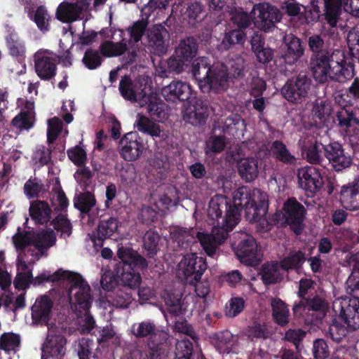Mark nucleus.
<instances>
[{"label":"nucleus","mask_w":359,"mask_h":359,"mask_svg":"<svg viewBox=\"0 0 359 359\" xmlns=\"http://www.w3.org/2000/svg\"><path fill=\"white\" fill-rule=\"evenodd\" d=\"M313 111L315 116L325 121L331 115L332 107L330 102L320 100L316 103Z\"/></svg>","instance_id":"6e6d98bb"},{"label":"nucleus","mask_w":359,"mask_h":359,"mask_svg":"<svg viewBox=\"0 0 359 359\" xmlns=\"http://www.w3.org/2000/svg\"><path fill=\"white\" fill-rule=\"evenodd\" d=\"M325 147L318 142L312 144L309 147L304 149L303 153L305 154L306 158L311 163H316L320 161V152Z\"/></svg>","instance_id":"e2e57ef3"},{"label":"nucleus","mask_w":359,"mask_h":359,"mask_svg":"<svg viewBox=\"0 0 359 359\" xmlns=\"http://www.w3.org/2000/svg\"><path fill=\"white\" fill-rule=\"evenodd\" d=\"M151 80L148 76H140L133 79L124 76L119 83V91L125 100L137 102L144 107V99L151 92Z\"/></svg>","instance_id":"9d476101"},{"label":"nucleus","mask_w":359,"mask_h":359,"mask_svg":"<svg viewBox=\"0 0 359 359\" xmlns=\"http://www.w3.org/2000/svg\"><path fill=\"white\" fill-rule=\"evenodd\" d=\"M244 300L241 297H233L226 305V315L229 317H235L244 309Z\"/></svg>","instance_id":"052dcab7"},{"label":"nucleus","mask_w":359,"mask_h":359,"mask_svg":"<svg viewBox=\"0 0 359 359\" xmlns=\"http://www.w3.org/2000/svg\"><path fill=\"white\" fill-rule=\"evenodd\" d=\"M208 116V108L201 100H196L194 104H189L183 112V118L193 126L202 124Z\"/></svg>","instance_id":"cd10ccee"},{"label":"nucleus","mask_w":359,"mask_h":359,"mask_svg":"<svg viewBox=\"0 0 359 359\" xmlns=\"http://www.w3.org/2000/svg\"><path fill=\"white\" fill-rule=\"evenodd\" d=\"M160 237L154 231H148L143 238V246L149 256L155 255L157 252L158 244Z\"/></svg>","instance_id":"09e8293b"},{"label":"nucleus","mask_w":359,"mask_h":359,"mask_svg":"<svg viewBox=\"0 0 359 359\" xmlns=\"http://www.w3.org/2000/svg\"><path fill=\"white\" fill-rule=\"evenodd\" d=\"M310 69L314 80L319 83L329 79L344 82L354 76L353 59L340 50H335L330 55L318 54L312 57Z\"/></svg>","instance_id":"7ed1b4c3"},{"label":"nucleus","mask_w":359,"mask_h":359,"mask_svg":"<svg viewBox=\"0 0 359 359\" xmlns=\"http://www.w3.org/2000/svg\"><path fill=\"white\" fill-rule=\"evenodd\" d=\"M176 350L178 359H191L193 351L192 343L188 339L178 341Z\"/></svg>","instance_id":"bf43d9fd"},{"label":"nucleus","mask_w":359,"mask_h":359,"mask_svg":"<svg viewBox=\"0 0 359 359\" xmlns=\"http://www.w3.org/2000/svg\"><path fill=\"white\" fill-rule=\"evenodd\" d=\"M192 74L203 93L218 92L227 86V69L222 65H210L205 57L197 58L193 63Z\"/></svg>","instance_id":"6e6552de"},{"label":"nucleus","mask_w":359,"mask_h":359,"mask_svg":"<svg viewBox=\"0 0 359 359\" xmlns=\"http://www.w3.org/2000/svg\"><path fill=\"white\" fill-rule=\"evenodd\" d=\"M45 280L66 281L70 285L68 296L72 309L75 313L89 310L92 304L90 287L80 274L59 269L53 275L41 273L34 278V283L40 284Z\"/></svg>","instance_id":"20e7f679"},{"label":"nucleus","mask_w":359,"mask_h":359,"mask_svg":"<svg viewBox=\"0 0 359 359\" xmlns=\"http://www.w3.org/2000/svg\"><path fill=\"white\" fill-rule=\"evenodd\" d=\"M6 42L11 55L17 57H23L25 55V44L22 41H20L15 36L8 38L6 39Z\"/></svg>","instance_id":"4d7b16f0"},{"label":"nucleus","mask_w":359,"mask_h":359,"mask_svg":"<svg viewBox=\"0 0 359 359\" xmlns=\"http://www.w3.org/2000/svg\"><path fill=\"white\" fill-rule=\"evenodd\" d=\"M69 158L77 166L86 164L87 154L86 150L81 146H75L67 151Z\"/></svg>","instance_id":"5fc2aeb1"},{"label":"nucleus","mask_w":359,"mask_h":359,"mask_svg":"<svg viewBox=\"0 0 359 359\" xmlns=\"http://www.w3.org/2000/svg\"><path fill=\"white\" fill-rule=\"evenodd\" d=\"M237 166L241 177L246 182H251L258 176L259 160L255 158H241Z\"/></svg>","instance_id":"473e14b6"},{"label":"nucleus","mask_w":359,"mask_h":359,"mask_svg":"<svg viewBox=\"0 0 359 359\" xmlns=\"http://www.w3.org/2000/svg\"><path fill=\"white\" fill-rule=\"evenodd\" d=\"M304 261V255L301 251H293L285 257L280 264L283 271H287L299 269Z\"/></svg>","instance_id":"37998d69"},{"label":"nucleus","mask_w":359,"mask_h":359,"mask_svg":"<svg viewBox=\"0 0 359 359\" xmlns=\"http://www.w3.org/2000/svg\"><path fill=\"white\" fill-rule=\"evenodd\" d=\"M283 210L284 213L281 221L277 219V217L280 216V214L276 215L275 220L268 218V219L271 222V224L269 226L275 224L276 222L280 224L287 223L293 228L296 233H299L302 231L301 224L305 212L304 206L296 200L290 198L285 202ZM269 229V227H268L266 231Z\"/></svg>","instance_id":"f3484780"},{"label":"nucleus","mask_w":359,"mask_h":359,"mask_svg":"<svg viewBox=\"0 0 359 359\" xmlns=\"http://www.w3.org/2000/svg\"><path fill=\"white\" fill-rule=\"evenodd\" d=\"M34 20L40 30L42 32L48 30L50 16L44 7L40 6L36 9Z\"/></svg>","instance_id":"603ef678"},{"label":"nucleus","mask_w":359,"mask_h":359,"mask_svg":"<svg viewBox=\"0 0 359 359\" xmlns=\"http://www.w3.org/2000/svg\"><path fill=\"white\" fill-rule=\"evenodd\" d=\"M341 100L342 96L341 95H337L335 97L336 102H338L339 105L342 106V108L337 111L336 116L339 126L345 130L351 127H354V129L359 128V118L356 117L355 111L346 109L348 104Z\"/></svg>","instance_id":"7c9ffc66"},{"label":"nucleus","mask_w":359,"mask_h":359,"mask_svg":"<svg viewBox=\"0 0 359 359\" xmlns=\"http://www.w3.org/2000/svg\"><path fill=\"white\" fill-rule=\"evenodd\" d=\"M340 201L346 209L355 210L359 208V180L342 187Z\"/></svg>","instance_id":"2f4dec72"},{"label":"nucleus","mask_w":359,"mask_h":359,"mask_svg":"<svg viewBox=\"0 0 359 359\" xmlns=\"http://www.w3.org/2000/svg\"><path fill=\"white\" fill-rule=\"evenodd\" d=\"M303 309L304 311H311L313 313L316 312V320H321L325 316L327 310V304L320 297H316L310 300H307L306 304L301 302L298 304H295L293 311L295 313Z\"/></svg>","instance_id":"72a5a7b5"},{"label":"nucleus","mask_w":359,"mask_h":359,"mask_svg":"<svg viewBox=\"0 0 359 359\" xmlns=\"http://www.w3.org/2000/svg\"><path fill=\"white\" fill-rule=\"evenodd\" d=\"M18 105L24 106V108H22L20 113L13 119V126L20 130H28L33 126L34 122V102L20 99Z\"/></svg>","instance_id":"c85d7f7f"},{"label":"nucleus","mask_w":359,"mask_h":359,"mask_svg":"<svg viewBox=\"0 0 359 359\" xmlns=\"http://www.w3.org/2000/svg\"><path fill=\"white\" fill-rule=\"evenodd\" d=\"M126 44L123 41L114 43L107 41L100 46V51L102 54L109 57L121 55L126 50Z\"/></svg>","instance_id":"c03bdc74"},{"label":"nucleus","mask_w":359,"mask_h":359,"mask_svg":"<svg viewBox=\"0 0 359 359\" xmlns=\"http://www.w3.org/2000/svg\"><path fill=\"white\" fill-rule=\"evenodd\" d=\"M43 190V184L36 178H30L24 185V193L28 198L37 197Z\"/></svg>","instance_id":"3c124183"},{"label":"nucleus","mask_w":359,"mask_h":359,"mask_svg":"<svg viewBox=\"0 0 359 359\" xmlns=\"http://www.w3.org/2000/svg\"><path fill=\"white\" fill-rule=\"evenodd\" d=\"M20 344V338L14 334H4L0 339V348L6 352H15Z\"/></svg>","instance_id":"8fccbe9b"},{"label":"nucleus","mask_w":359,"mask_h":359,"mask_svg":"<svg viewBox=\"0 0 359 359\" xmlns=\"http://www.w3.org/2000/svg\"><path fill=\"white\" fill-rule=\"evenodd\" d=\"M348 262L350 266H353V271L346 280V291L353 299L348 297L347 299L351 301L356 300L359 302V252L350 255L348 258ZM344 298H346V297Z\"/></svg>","instance_id":"c756f323"},{"label":"nucleus","mask_w":359,"mask_h":359,"mask_svg":"<svg viewBox=\"0 0 359 359\" xmlns=\"http://www.w3.org/2000/svg\"><path fill=\"white\" fill-rule=\"evenodd\" d=\"M79 316V326L83 333L89 332L95 326V321L89 314L88 310L77 313Z\"/></svg>","instance_id":"69168bd1"},{"label":"nucleus","mask_w":359,"mask_h":359,"mask_svg":"<svg viewBox=\"0 0 359 359\" xmlns=\"http://www.w3.org/2000/svg\"><path fill=\"white\" fill-rule=\"evenodd\" d=\"M95 204V198L89 191L78 194L74 198V207L82 212H88Z\"/></svg>","instance_id":"a19ab883"},{"label":"nucleus","mask_w":359,"mask_h":359,"mask_svg":"<svg viewBox=\"0 0 359 359\" xmlns=\"http://www.w3.org/2000/svg\"><path fill=\"white\" fill-rule=\"evenodd\" d=\"M91 0H76L74 3L62 2L56 11L57 18L63 22H70L80 19L88 10Z\"/></svg>","instance_id":"5701e85b"},{"label":"nucleus","mask_w":359,"mask_h":359,"mask_svg":"<svg viewBox=\"0 0 359 359\" xmlns=\"http://www.w3.org/2000/svg\"><path fill=\"white\" fill-rule=\"evenodd\" d=\"M66 339L59 334L58 328L48 326L47 337L41 346V359H60L66 351Z\"/></svg>","instance_id":"ddd939ff"},{"label":"nucleus","mask_w":359,"mask_h":359,"mask_svg":"<svg viewBox=\"0 0 359 359\" xmlns=\"http://www.w3.org/2000/svg\"><path fill=\"white\" fill-rule=\"evenodd\" d=\"M147 147L143 139L137 132L126 133L120 140L119 153L126 161L139 159L146 151Z\"/></svg>","instance_id":"4468645a"},{"label":"nucleus","mask_w":359,"mask_h":359,"mask_svg":"<svg viewBox=\"0 0 359 359\" xmlns=\"http://www.w3.org/2000/svg\"><path fill=\"white\" fill-rule=\"evenodd\" d=\"M195 91L190 83L181 80H173L161 89V95L169 102L186 101L195 97Z\"/></svg>","instance_id":"4be33fe9"},{"label":"nucleus","mask_w":359,"mask_h":359,"mask_svg":"<svg viewBox=\"0 0 359 359\" xmlns=\"http://www.w3.org/2000/svg\"><path fill=\"white\" fill-rule=\"evenodd\" d=\"M207 269L205 259L196 253L186 254L179 262L177 275L190 284L198 281Z\"/></svg>","instance_id":"9b49d317"},{"label":"nucleus","mask_w":359,"mask_h":359,"mask_svg":"<svg viewBox=\"0 0 359 359\" xmlns=\"http://www.w3.org/2000/svg\"><path fill=\"white\" fill-rule=\"evenodd\" d=\"M197 52V45L193 38H187L180 41L175 50V57L168 60L169 72L180 73L184 70V62L195 57Z\"/></svg>","instance_id":"dca6fc26"},{"label":"nucleus","mask_w":359,"mask_h":359,"mask_svg":"<svg viewBox=\"0 0 359 359\" xmlns=\"http://www.w3.org/2000/svg\"><path fill=\"white\" fill-rule=\"evenodd\" d=\"M25 292L14 296L13 294H5L3 296L4 306L11 311H15L25 306Z\"/></svg>","instance_id":"de8ad7c7"},{"label":"nucleus","mask_w":359,"mask_h":359,"mask_svg":"<svg viewBox=\"0 0 359 359\" xmlns=\"http://www.w3.org/2000/svg\"><path fill=\"white\" fill-rule=\"evenodd\" d=\"M83 62L87 68L94 69L100 66L102 60L97 51L88 49L84 54Z\"/></svg>","instance_id":"680f3d73"},{"label":"nucleus","mask_w":359,"mask_h":359,"mask_svg":"<svg viewBox=\"0 0 359 359\" xmlns=\"http://www.w3.org/2000/svg\"><path fill=\"white\" fill-rule=\"evenodd\" d=\"M29 215L36 223H46L50 218L51 209L48 204L43 201H35L30 203Z\"/></svg>","instance_id":"c9c22d12"},{"label":"nucleus","mask_w":359,"mask_h":359,"mask_svg":"<svg viewBox=\"0 0 359 359\" xmlns=\"http://www.w3.org/2000/svg\"><path fill=\"white\" fill-rule=\"evenodd\" d=\"M285 42L287 47L285 53V61L290 64L297 62L303 55L304 51L300 40L290 34L285 37Z\"/></svg>","instance_id":"f704fd0d"},{"label":"nucleus","mask_w":359,"mask_h":359,"mask_svg":"<svg viewBox=\"0 0 359 359\" xmlns=\"http://www.w3.org/2000/svg\"><path fill=\"white\" fill-rule=\"evenodd\" d=\"M325 18L332 27L337 25L341 6L347 13L359 17V0H325Z\"/></svg>","instance_id":"a211bd4d"},{"label":"nucleus","mask_w":359,"mask_h":359,"mask_svg":"<svg viewBox=\"0 0 359 359\" xmlns=\"http://www.w3.org/2000/svg\"><path fill=\"white\" fill-rule=\"evenodd\" d=\"M36 74L43 80L52 79L56 73L57 55L48 49H39L34 55Z\"/></svg>","instance_id":"aec40b11"},{"label":"nucleus","mask_w":359,"mask_h":359,"mask_svg":"<svg viewBox=\"0 0 359 359\" xmlns=\"http://www.w3.org/2000/svg\"><path fill=\"white\" fill-rule=\"evenodd\" d=\"M245 34L243 29H233L225 34L218 48L221 50H228L235 44L243 43L245 41Z\"/></svg>","instance_id":"ea45409f"},{"label":"nucleus","mask_w":359,"mask_h":359,"mask_svg":"<svg viewBox=\"0 0 359 359\" xmlns=\"http://www.w3.org/2000/svg\"><path fill=\"white\" fill-rule=\"evenodd\" d=\"M118 256L122 261L121 282L129 288H137L141 283L140 270L147 266L146 260L135 251L123 247L118 248Z\"/></svg>","instance_id":"1a4fd4ad"},{"label":"nucleus","mask_w":359,"mask_h":359,"mask_svg":"<svg viewBox=\"0 0 359 359\" xmlns=\"http://www.w3.org/2000/svg\"><path fill=\"white\" fill-rule=\"evenodd\" d=\"M334 313L333 323L329 327L330 338L339 342L348 332V328H359V306L356 300L347 298H337L332 304Z\"/></svg>","instance_id":"0eeeda50"},{"label":"nucleus","mask_w":359,"mask_h":359,"mask_svg":"<svg viewBox=\"0 0 359 359\" xmlns=\"http://www.w3.org/2000/svg\"><path fill=\"white\" fill-rule=\"evenodd\" d=\"M62 128V121L56 117L48 121L47 138L49 143H52L57 137Z\"/></svg>","instance_id":"0e129e2a"},{"label":"nucleus","mask_w":359,"mask_h":359,"mask_svg":"<svg viewBox=\"0 0 359 359\" xmlns=\"http://www.w3.org/2000/svg\"><path fill=\"white\" fill-rule=\"evenodd\" d=\"M144 107H147L151 118L142 114H137L134 128L139 132L151 136L154 140L158 139L160 141H165L168 137V133L154 121L163 123L168 118L167 107L152 92L144 97Z\"/></svg>","instance_id":"423d86ee"},{"label":"nucleus","mask_w":359,"mask_h":359,"mask_svg":"<svg viewBox=\"0 0 359 359\" xmlns=\"http://www.w3.org/2000/svg\"><path fill=\"white\" fill-rule=\"evenodd\" d=\"M241 206H244L246 219L256 223L261 231H266L271 224L268 219V197L266 194L259 189L250 191L246 187H241L233 192V204L241 215Z\"/></svg>","instance_id":"39448f33"},{"label":"nucleus","mask_w":359,"mask_h":359,"mask_svg":"<svg viewBox=\"0 0 359 359\" xmlns=\"http://www.w3.org/2000/svg\"><path fill=\"white\" fill-rule=\"evenodd\" d=\"M271 152L275 157L280 161L287 163H293L295 161V158L292 156L286 146L280 142H274L271 147Z\"/></svg>","instance_id":"49530a36"},{"label":"nucleus","mask_w":359,"mask_h":359,"mask_svg":"<svg viewBox=\"0 0 359 359\" xmlns=\"http://www.w3.org/2000/svg\"><path fill=\"white\" fill-rule=\"evenodd\" d=\"M255 25L264 32L269 31L274 24L281 20L278 9L269 4H259L254 6L251 12Z\"/></svg>","instance_id":"2eb2a0df"},{"label":"nucleus","mask_w":359,"mask_h":359,"mask_svg":"<svg viewBox=\"0 0 359 359\" xmlns=\"http://www.w3.org/2000/svg\"><path fill=\"white\" fill-rule=\"evenodd\" d=\"M311 86V81L306 75L299 74L285 83L281 89V93L288 102L299 104L308 97Z\"/></svg>","instance_id":"f8f14e48"},{"label":"nucleus","mask_w":359,"mask_h":359,"mask_svg":"<svg viewBox=\"0 0 359 359\" xmlns=\"http://www.w3.org/2000/svg\"><path fill=\"white\" fill-rule=\"evenodd\" d=\"M52 229L21 230L19 227L12 240L18 252V274L14 280L15 288L25 290L32 281L30 266L55 243Z\"/></svg>","instance_id":"f257e3e1"},{"label":"nucleus","mask_w":359,"mask_h":359,"mask_svg":"<svg viewBox=\"0 0 359 359\" xmlns=\"http://www.w3.org/2000/svg\"><path fill=\"white\" fill-rule=\"evenodd\" d=\"M283 8L291 16L304 17V22L310 23L317 20L319 18L320 9L315 0L311 1V5L304 7L297 4L294 0H289L284 4Z\"/></svg>","instance_id":"b1692460"},{"label":"nucleus","mask_w":359,"mask_h":359,"mask_svg":"<svg viewBox=\"0 0 359 359\" xmlns=\"http://www.w3.org/2000/svg\"><path fill=\"white\" fill-rule=\"evenodd\" d=\"M298 183L308 196H313L323 186L321 174L315 167L306 166L298 170Z\"/></svg>","instance_id":"412c9836"},{"label":"nucleus","mask_w":359,"mask_h":359,"mask_svg":"<svg viewBox=\"0 0 359 359\" xmlns=\"http://www.w3.org/2000/svg\"><path fill=\"white\" fill-rule=\"evenodd\" d=\"M272 314L276 323L281 326L288 323L290 312L285 303L280 299L271 301Z\"/></svg>","instance_id":"58836bf2"},{"label":"nucleus","mask_w":359,"mask_h":359,"mask_svg":"<svg viewBox=\"0 0 359 359\" xmlns=\"http://www.w3.org/2000/svg\"><path fill=\"white\" fill-rule=\"evenodd\" d=\"M54 228L61 232V236H69L72 233V226L65 215L58 216L53 221Z\"/></svg>","instance_id":"338daca9"},{"label":"nucleus","mask_w":359,"mask_h":359,"mask_svg":"<svg viewBox=\"0 0 359 359\" xmlns=\"http://www.w3.org/2000/svg\"><path fill=\"white\" fill-rule=\"evenodd\" d=\"M132 333L138 337L150 336L149 346L154 352L158 351V347L163 346L168 339V334L163 330H157L149 321L135 323L131 327Z\"/></svg>","instance_id":"6ab92c4d"},{"label":"nucleus","mask_w":359,"mask_h":359,"mask_svg":"<svg viewBox=\"0 0 359 359\" xmlns=\"http://www.w3.org/2000/svg\"><path fill=\"white\" fill-rule=\"evenodd\" d=\"M53 302L47 295L36 298L32 306V320L34 325L46 324L52 314Z\"/></svg>","instance_id":"a878e982"},{"label":"nucleus","mask_w":359,"mask_h":359,"mask_svg":"<svg viewBox=\"0 0 359 359\" xmlns=\"http://www.w3.org/2000/svg\"><path fill=\"white\" fill-rule=\"evenodd\" d=\"M283 270L280 264L277 262L266 264L262 270L263 280L266 283H274L278 281L283 276Z\"/></svg>","instance_id":"4c0bfd02"},{"label":"nucleus","mask_w":359,"mask_h":359,"mask_svg":"<svg viewBox=\"0 0 359 359\" xmlns=\"http://www.w3.org/2000/svg\"><path fill=\"white\" fill-rule=\"evenodd\" d=\"M208 216L212 222V234L197 232L196 238L206 254L212 256L218 245L239 223L241 215L236 207H231L226 196L217 194L209 202Z\"/></svg>","instance_id":"f03ea898"},{"label":"nucleus","mask_w":359,"mask_h":359,"mask_svg":"<svg viewBox=\"0 0 359 359\" xmlns=\"http://www.w3.org/2000/svg\"><path fill=\"white\" fill-rule=\"evenodd\" d=\"M50 160V151L44 146H39L36 148L33 156L32 162L36 167H41L47 164Z\"/></svg>","instance_id":"864d4df0"},{"label":"nucleus","mask_w":359,"mask_h":359,"mask_svg":"<svg viewBox=\"0 0 359 359\" xmlns=\"http://www.w3.org/2000/svg\"><path fill=\"white\" fill-rule=\"evenodd\" d=\"M212 342L219 352L229 353L233 343V336L226 330L215 334L212 338Z\"/></svg>","instance_id":"79ce46f5"},{"label":"nucleus","mask_w":359,"mask_h":359,"mask_svg":"<svg viewBox=\"0 0 359 359\" xmlns=\"http://www.w3.org/2000/svg\"><path fill=\"white\" fill-rule=\"evenodd\" d=\"M118 229V221L114 218L102 221L97 227V237L100 240L106 239L114 234Z\"/></svg>","instance_id":"a18cd8bd"},{"label":"nucleus","mask_w":359,"mask_h":359,"mask_svg":"<svg viewBox=\"0 0 359 359\" xmlns=\"http://www.w3.org/2000/svg\"><path fill=\"white\" fill-rule=\"evenodd\" d=\"M226 146V142L222 137H214L206 143L205 152L212 154L221 152Z\"/></svg>","instance_id":"774afa93"},{"label":"nucleus","mask_w":359,"mask_h":359,"mask_svg":"<svg viewBox=\"0 0 359 359\" xmlns=\"http://www.w3.org/2000/svg\"><path fill=\"white\" fill-rule=\"evenodd\" d=\"M172 201L168 197L161 198L159 201L155 204V209L150 207H144L140 212L141 218L146 222H153L157 218V215L160 212H164L168 209Z\"/></svg>","instance_id":"e433bc0d"},{"label":"nucleus","mask_w":359,"mask_h":359,"mask_svg":"<svg viewBox=\"0 0 359 359\" xmlns=\"http://www.w3.org/2000/svg\"><path fill=\"white\" fill-rule=\"evenodd\" d=\"M325 156L336 170L348 167L351 163L350 156L346 155L338 142L327 144L324 148Z\"/></svg>","instance_id":"bb28decb"},{"label":"nucleus","mask_w":359,"mask_h":359,"mask_svg":"<svg viewBox=\"0 0 359 359\" xmlns=\"http://www.w3.org/2000/svg\"><path fill=\"white\" fill-rule=\"evenodd\" d=\"M347 43L351 55L359 60V27L349 32Z\"/></svg>","instance_id":"13d9d810"},{"label":"nucleus","mask_w":359,"mask_h":359,"mask_svg":"<svg viewBox=\"0 0 359 359\" xmlns=\"http://www.w3.org/2000/svg\"><path fill=\"white\" fill-rule=\"evenodd\" d=\"M246 238L238 245L236 254L241 262L246 265L254 266L257 264L260 260L258 247L253 237L246 236Z\"/></svg>","instance_id":"393cba45"}]
</instances>
